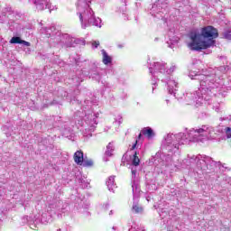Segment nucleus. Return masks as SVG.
I'll return each instance as SVG.
<instances>
[{
    "instance_id": "obj_1",
    "label": "nucleus",
    "mask_w": 231,
    "mask_h": 231,
    "mask_svg": "<svg viewBox=\"0 0 231 231\" xmlns=\"http://www.w3.org/2000/svg\"><path fill=\"white\" fill-rule=\"evenodd\" d=\"M217 132L209 125H203L199 128H192L185 133L177 134H168L164 136V145L169 152L180 151V145H187L190 142H204L205 140H216Z\"/></svg>"
},
{
    "instance_id": "obj_2",
    "label": "nucleus",
    "mask_w": 231,
    "mask_h": 231,
    "mask_svg": "<svg viewBox=\"0 0 231 231\" xmlns=\"http://www.w3.org/2000/svg\"><path fill=\"white\" fill-rule=\"evenodd\" d=\"M219 32L212 25H208L202 28L200 34L196 32L189 33V39L192 42L189 43V48L195 51H201V50H207L216 44V42L212 39H217Z\"/></svg>"
},
{
    "instance_id": "obj_3",
    "label": "nucleus",
    "mask_w": 231,
    "mask_h": 231,
    "mask_svg": "<svg viewBox=\"0 0 231 231\" xmlns=\"http://www.w3.org/2000/svg\"><path fill=\"white\" fill-rule=\"evenodd\" d=\"M203 74H198L195 71H189V77L191 80H199L200 88L197 93H207L208 89H218L221 83L215 81V75H221V69L217 68H208L203 69Z\"/></svg>"
},
{
    "instance_id": "obj_4",
    "label": "nucleus",
    "mask_w": 231,
    "mask_h": 231,
    "mask_svg": "<svg viewBox=\"0 0 231 231\" xmlns=\"http://www.w3.org/2000/svg\"><path fill=\"white\" fill-rule=\"evenodd\" d=\"M148 68L152 79H157V80H162V82L167 84L168 93L172 91V88H178V82L171 79V73L176 69V66H171L168 69L167 63L153 61L152 63H148Z\"/></svg>"
},
{
    "instance_id": "obj_5",
    "label": "nucleus",
    "mask_w": 231,
    "mask_h": 231,
    "mask_svg": "<svg viewBox=\"0 0 231 231\" xmlns=\"http://www.w3.org/2000/svg\"><path fill=\"white\" fill-rule=\"evenodd\" d=\"M89 5H91V0H77V15L79 17L81 28L83 30H86L88 26L102 28V20L95 17V13Z\"/></svg>"
},
{
    "instance_id": "obj_6",
    "label": "nucleus",
    "mask_w": 231,
    "mask_h": 231,
    "mask_svg": "<svg viewBox=\"0 0 231 231\" xmlns=\"http://www.w3.org/2000/svg\"><path fill=\"white\" fill-rule=\"evenodd\" d=\"M199 91L197 90L194 93L187 92L186 94L178 93V89H176V87L171 88V92H169L170 95H173L177 100L186 101V104L188 106H190L192 104H197V106H201L203 102H208L216 95V89L215 88H208L206 93H198Z\"/></svg>"
},
{
    "instance_id": "obj_7",
    "label": "nucleus",
    "mask_w": 231,
    "mask_h": 231,
    "mask_svg": "<svg viewBox=\"0 0 231 231\" xmlns=\"http://www.w3.org/2000/svg\"><path fill=\"white\" fill-rule=\"evenodd\" d=\"M82 120H84L87 127L83 131V136L85 138H91L93 136V133H95V129H97V125H98V113L93 112V110L85 111V115L79 116Z\"/></svg>"
},
{
    "instance_id": "obj_8",
    "label": "nucleus",
    "mask_w": 231,
    "mask_h": 231,
    "mask_svg": "<svg viewBox=\"0 0 231 231\" xmlns=\"http://www.w3.org/2000/svg\"><path fill=\"white\" fill-rule=\"evenodd\" d=\"M216 69H220V74L214 76L213 82L217 81L220 84V86H218V88H215L214 97H217V95H221V97H226V91H228V89H231V81L228 85H226L225 84V79L221 78V75H223V71H225V67H219V68H217Z\"/></svg>"
},
{
    "instance_id": "obj_9",
    "label": "nucleus",
    "mask_w": 231,
    "mask_h": 231,
    "mask_svg": "<svg viewBox=\"0 0 231 231\" xmlns=\"http://www.w3.org/2000/svg\"><path fill=\"white\" fill-rule=\"evenodd\" d=\"M151 162L157 169H165L172 163V156L171 154L166 155L165 153L157 152L152 157Z\"/></svg>"
},
{
    "instance_id": "obj_10",
    "label": "nucleus",
    "mask_w": 231,
    "mask_h": 231,
    "mask_svg": "<svg viewBox=\"0 0 231 231\" xmlns=\"http://www.w3.org/2000/svg\"><path fill=\"white\" fill-rule=\"evenodd\" d=\"M133 187V196H134V203L132 206V212L134 214H142L143 212V208L138 205V198H140V185L137 181H134L132 184Z\"/></svg>"
},
{
    "instance_id": "obj_11",
    "label": "nucleus",
    "mask_w": 231,
    "mask_h": 231,
    "mask_svg": "<svg viewBox=\"0 0 231 231\" xmlns=\"http://www.w3.org/2000/svg\"><path fill=\"white\" fill-rule=\"evenodd\" d=\"M169 13V3L167 0H164L162 2L156 1L152 8H151V14L154 17H156V14H168Z\"/></svg>"
},
{
    "instance_id": "obj_12",
    "label": "nucleus",
    "mask_w": 231,
    "mask_h": 231,
    "mask_svg": "<svg viewBox=\"0 0 231 231\" xmlns=\"http://www.w3.org/2000/svg\"><path fill=\"white\" fill-rule=\"evenodd\" d=\"M189 160L191 162H197V167L198 169H199L200 171H202V172H207L208 173V162H207V158L208 157H204V159H199V156H195V155H188Z\"/></svg>"
},
{
    "instance_id": "obj_13",
    "label": "nucleus",
    "mask_w": 231,
    "mask_h": 231,
    "mask_svg": "<svg viewBox=\"0 0 231 231\" xmlns=\"http://www.w3.org/2000/svg\"><path fill=\"white\" fill-rule=\"evenodd\" d=\"M62 47L61 48H75L80 42V40L69 36V34H62Z\"/></svg>"
},
{
    "instance_id": "obj_14",
    "label": "nucleus",
    "mask_w": 231,
    "mask_h": 231,
    "mask_svg": "<svg viewBox=\"0 0 231 231\" xmlns=\"http://www.w3.org/2000/svg\"><path fill=\"white\" fill-rule=\"evenodd\" d=\"M62 32L57 31L55 32V35L52 34V37L49 40V42L51 46H59L60 48H62Z\"/></svg>"
},
{
    "instance_id": "obj_15",
    "label": "nucleus",
    "mask_w": 231,
    "mask_h": 231,
    "mask_svg": "<svg viewBox=\"0 0 231 231\" xmlns=\"http://www.w3.org/2000/svg\"><path fill=\"white\" fill-rule=\"evenodd\" d=\"M168 35L170 37V41L167 42L168 48H174V44H178V42L180 41V38L178 36H171L172 35V30L169 31Z\"/></svg>"
},
{
    "instance_id": "obj_16",
    "label": "nucleus",
    "mask_w": 231,
    "mask_h": 231,
    "mask_svg": "<svg viewBox=\"0 0 231 231\" xmlns=\"http://www.w3.org/2000/svg\"><path fill=\"white\" fill-rule=\"evenodd\" d=\"M74 162L78 165H82V163H84V152H82V151H77L74 153Z\"/></svg>"
},
{
    "instance_id": "obj_17",
    "label": "nucleus",
    "mask_w": 231,
    "mask_h": 231,
    "mask_svg": "<svg viewBox=\"0 0 231 231\" xmlns=\"http://www.w3.org/2000/svg\"><path fill=\"white\" fill-rule=\"evenodd\" d=\"M9 42L10 44H23V46H30V42L22 40L19 36H14Z\"/></svg>"
},
{
    "instance_id": "obj_18",
    "label": "nucleus",
    "mask_w": 231,
    "mask_h": 231,
    "mask_svg": "<svg viewBox=\"0 0 231 231\" xmlns=\"http://www.w3.org/2000/svg\"><path fill=\"white\" fill-rule=\"evenodd\" d=\"M101 53L103 55L102 62L103 64H105V66H107L108 64H111V62H113V58H111V56L107 54L106 50H101Z\"/></svg>"
},
{
    "instance_id": "obj_19",
    "label": "nucleus",
    "mask_w": 231,
    "mask_h": 231,
    "mask_svg": "<svg viewBox=\"0 0 231 231\" xmlns=\"http://www.w3.org/2000/svg\"><path fill=\"white\" fill-rule=\"evenodd\" d=\"M106 187L110 192H115V189H116V184H115V176H110L106 180Z\"/></svg>"
},
{
    "instance_id": "obj_20",
    "label": "nucleus",
    "mask_w": 231,
    "mask_h": 231,
    "mask_svg": "<svg viewBox=\"0 0 231 231\" xmlns=\"http://www.w3.org/2000/svg\"><path fill=\"white\" fill-rule=\"evenodd\" d=\"M208 162V172H214L216 169V165H217V162L212 160L210 157H207Z\"/></svg>"
},
{
    "instance_id": "obj_21",
    "label": "nucleus",
    "mask_w": 231,
    "mask_h": 231,
    "mask_svg": "<svg viewBox=\"0 0 231 231\" xmlns=\"http://www.w3.org/2000/svg\"><path fill=\"white\" fill-rule=\"evenodd\" d=\"M142 134H143L144 136H147V138H152V136H154V131H152V128L151 127H144L142 130Z\"/></svg>"
},
{
    "instance_id": "obj_22",
    "label": "nucleus",
    "mask_w": 231,
    "mask_h": 231,
    "mask_svg": "<svg viewBox=\"0 0 231 231\" xmlns=\"http://www.w3.org/2000/svg\"><path fill=\"white\" fill-rule=\"evenodd\" d=\"M89 79H95V80L100 81V74L97 71V67L94 69H91L88 73Z\"/></svg>"
},
{
    "instance_id": "obj_23",
    "label": "nucleus",
    "mask_w": 231,
    "mask_h": 231,
    "mask_svg": "<svg viewBox=\"0 0 231 231\" xmlns=\"http://www.w3.org/2000/svg\"><path fill=\"white\" fill-rule=\"evenodd\" d=\"M44 32H45V35L49 38L51 37V39L53 37V35H55V33H57L58 31L54 26H52V27L46 28L44 30Z\"/></svg>"
},
{
    "instance_id": "obj_24",
    "label": "nucleus",
    "mask_w": 231,
    "mask_h": 231,
    "mask_svg": "<svg viewBox=\"0 0 231 231\" xmlns=\"http://www.w3.org/2000/svg\"><path fill=\"white\" fill-rule=\"evenodd\" d=\"M113 151H115V145H113V143H109L106 146L105 154L106 156H113Z\"/></svg>"
},
{
    "instance_id": "obj_25",
    "label": "nucleus",
    "mask_w": 231,
    "mask_h": 231,
    "mask_svg": "<svg viewBox=\"0 0 231 231\" xmlns=\"http://www.w3.org/2000/svg\"><path fill=\"white\" fill-rule=\"evenodd\" d=\"M131 172H132V185H133V183H134V181H136L138 183V185H140V182H138V180H136V172H137L136 167L132 166ZM132 190H133V186H132Z\"/></svg>"
},
{
    "instance_id": "obj_26",
    "label": "nucleus",
    "mask_w": 231,
    "mask_h": 231,
    "mask_svg": "<svg viewBox=\"0 0 231 231\" xmlns=\"http://www.w3.org/2000/svg\"><path fill=\"white\" fill-rule=\"evenodd\" d=\"M138 165H140V158H138V152H135L132 160V167H138Z\"/></svg>"
},
{
    "instance_id": "obj_27",
    "label": "nucleus",
    "mask_w": 231,
    "mask_h": 231,
    "mask_svg": "<svg viewBox=\"0 0 231 231\" xmlns=\"http://www.w3.org/2000/svg\"><path fill=\"white\" fill-rule=\"evenodd\" d=\"M223 38L231 41V30L223 32Z\"/></svg>"
},
{
    "instance_id": "obj_28",
    "label": "nucleus",
    "mask_w": 231,
    "mask_h": 231,
    "mask_svg": "<svg viewBox=\"0 0 231 231\" xmlns=\"http://www.w3.org/2000/svg\"><path fill=\"white\" fill-rule=\"evenodd\" d=\"M83 167H93V160L83 161Z\"/></svg>"
},
{
    "instance_id": "obj_29",
    "label": "nucleus",
    "mask_w": 231,
    "mask_h": 231,
    "mask_svg": "<svg viewBox=\"0 0 231 231\" xmlns=\"http://www.w3.org/2000/svg\"><path fill=\"white\" fill-rule=\"evenodd\" d=\"M225 134L226 138H231V127L227 126L225 128Z\"/></svg>"
},
{
    "instance_id": "obj_30",
    "label": "nucleus",
    "mask_w": 231,
    "mask_h": 231,
    "mask_svg": "<svg viewBox=\"0 0 231 231\" xmlns=\"http://www.w3.org/2000/svg\"><path fill=\"white\" fill-rule=\"evenodd\" d=\"M80 183H81L82 189H88L89 187V183L87 182L86 180H81Z\"/></svg>"
},
{
    "instance_id": "obj_31",
    "label": "nucleus",
    "mask_w": 231,
    "mask_h": 231,
    "mask_svg": "<svg viewBox=\"0 0 231 231\" xmlns=\"http://www.w3.org/2000/svg\"><path fill=\"white\" fill-rule=\"evenodd\" d=\"M23 223H32V217L25 216L23 217Z\"/></svg>"
},
{
    "instance_id": "obj_32",
    "label": "nucleus",
    "mask_w": 231,
    "mask_h": 231,
    "mask_svg": "<svg viewBox=\"0 0 231 231\" xmlns=\"http://www.w3.org/2000/svg\"><path fill=\"white\" fill-rule=\"evenodd\" d=\"M159 214L161 216V217H165V216H167V210L165 209H162L161 211H159Z\"/></svg>"
},
{
    "instance_id": "obj_33",
    "label": "nucleus",
    "mask_w": 231,
    "mask_h": 231,
    "mask_svg": "<svg viewBox=\"0 0 231 231\" xmlns=\"http://www.w3.org/2000/svg\"><path fill=\"white\" fill-rule=\"evenodd\" d=\"M114 124H118V125H120V124H122V117H121V116H117V118L116 119Z\"/></svg>"
},
{
    "instance_id": "obj_34",
    "label": "nucleus",
    "mask_w": 231,
    "mask_h": 231,
    "mask_svg": "<svg viewBox=\"0 0 231 231\" xmlns=\"http://www.w3.org/2000/svg\"><path fill=\"white\" fill-rule=\"evenodd\" d=\"M100 46V42H92V48H98Z\"/></svg>"
},
{
    "instance_id": "obj_35",
    "label": "nucleus",
    "mask_w": 231,
    "mask_h": 231,
    "mask_svg": "<svg viewBox=\"0 0 231 231\" xmlns=\"http://www.w3.org/2000/svg\"><path fill=\"white\" fill-rule=\"evenodd\" d=\"M103 209H104L105 211L109 210V203L104 204V205H103Z\"/></svg>"
},
{
    "instance_id": "obj_36",
    "label": "nucleus",
    "mask_w": 231,
    "mask_h": 231,
    "mask_svg": "<svg viewBox=\"0 0 231 231\" xmlns=\"http://www.w3.org/2000/svg\"><path fill=\"white\" fill-rule=\"evenodd\" d=\"M152 84V93H154V89H156V81L153 80Z\"/></svg>"
},
{
    "instance_id": "obj_37",
    "label": "nucleus",
    "mask_w": 231,
    "mask_h": 231,
    "mask_svg": "<svg viewBox=\"0 0 231 231\" xmlns=\"http://www.w3.org/2000/svg\"><path fill=\"white\" fill-rule=\"evenodd\" d=\"M137 143H138V141H136L135 143L132 146V151H134V149H136Z\"/></svg>"
},
{
    "instance_id": "obj_38",
    "label": "nucleus",
    "mask_w": 231,
    "mask_h": 231,
    "mask_svg": "<svg viewBox=\"0 0 231 231\" xmlns=\"http://www.w3.org/2000/svg\"><path fill=\"white\" fill-rule=\"evenodd\" d=\"M122 162H125V155H123Z\"/></svg>"
},
{
    "instance_id": "obj_39",
    "label": "nucleus",
    "mask_w": 231,
    "mask_h": 231,
    "mask_svg": "<svg viewBox=\"0 0 231 231\" xmlns=\"http://www.w3.org/2000/svg\"><path fill=\"white\" fill-rule=\"evenodd\" d=\"M141 138H142V133L139 134V135H138V140H140Z\"/></svg>"
},
{
    "instance_id": "obj_40",
    "label": "nucleus",
    "mask_w": 231,
    "mask_h": 231,
    "mask_svg": "<svg viewBox=\"0 0 231 231\" xmlns=\"http://www.w3.org/2000/svg\"><path fill=\"white\" fill-rule=\"evenodd\" d=\"M63 97H68V92H64Z\"/></svg>"
},
{
    "instance_id": "obj_41",
    "label": "nucleus",
    "mask_w": 231,
    "mask_h": 231,
    "mask_svg": "<svg viewBox=\"0 0 231 231\" xmlns=\"http://www.w3.org/2000/svg\"><path fill=\"white\" fill-rule=\"evenodd\" d=\"M109 216H113V210H110Z\"/></svg>"
},
{
    "instance_id": "obj_42",
    "label": "nucleus",
    "mask_w": 231,
    "mask_h": 231,
    "mask_svg": "<svg viewBox=\"0 0 231 231\" xmlns=\"http://www.w3.org/2000/svg\"><path fill=\"white\" fill-rule=\"evenodd\" d=\"M84 79L78 80V84H80Z\"/></svg>"
},
{
    "instance_id": "obj_43",
    "label": "nucleus",
    "mask_w": 231,
    "mask_h": 231,
    "mask_svg": "<svg viewBox=\"0 0 231 231\" xmlns=\"http://www.w3.org/2000/svg\"><path fill=\"white\" fill-rule=\"evenodd\" d=\"M217 165H221V162H217Z\"/></svg>"
},
{
    "instance_id": "obj_44",
    "label": "nucleus",
    "mask_w": 231,
    "mask_h": 231,
    "mask_svg": "<svg viewBox=\"0 0 231 231\" xmlns=\"http://www.w3.org/2000/svg\"><path fill=\"white\" fill-rule=\"evenodd\" d=\"M184 1V3H189V0H183Z\"/></svg>"
},
{
    "instance_id": "obj_45",
    "label": "nucleus",
    "mask_w": 231,
    "mask_h": 231,
    "mask_svg": "<svg viewBox=\"0 0 231 231\" xmlns=\"http://www.w3.org/2000/svg\"><path fill=\"white\" fill-rule=\"evenodd\" d=\"M137 1H139V3H142V1H143V0H137Z\"/></svg>"
},
{
    "instance_id": "obj_46",
    "label": "nucleus",
    "mask_w": 231,
    "mask_h": 231,
    "mask_svg": "<svg viewBox=\"0 0 231 231\" xmlns=\"http://www.w3.org/2000/svg\"><path fill=\"white\" fill-rule=\"evenodd\" d=\"M161 17L163 18V17H165V16H163V15L161 14Z\"/></svg>"
},
{
    "instance_id": "obj_47",
    "label": "nucleus",
    "mask_w": 231,
    "mask_h": 231,
    "mask_svg": "<svg viewBox=\"0 0 231 231\" xmlns=\"http://www.w3.org/2000/svg\"><path fill=\"white\" fill-rule=\"evenodd\" d=\"M57 231H60V229H58Z\"/></svg>"
}]
</instances>
